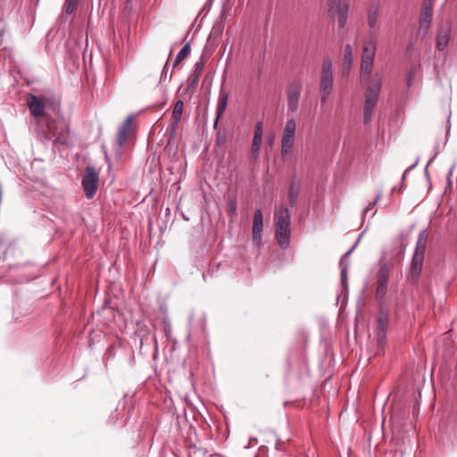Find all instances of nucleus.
I'll use <instances>...</instances> for the list:
<instances>
[{"label": "nucleus", "mask_w": 457, "mask_h": 457, "mask_svg": "<svg viewBox=\"0 0 457 457\" xmlns=\"http://www.w3.org/2000/svg\"><path fill=\"white\" fill-rule=\"evenodd\" d=\"M27 105L31 116L41 118L40 123L43 131L48 134L49 137H55L57 126L55 120H50L48 115L45 112L46 104L43 99L37 96L29 94L27 96Z\"/></svg>", "instance_id": "f257e3e1"}, {"label": "nucleus", "mask_w": 457, "mask_h": 457, "mask_svg": "<svg viewBox=\"0 0 457 457\" xmlns=\"http://www.w3.org/2000/svg\"><path fill=\"white\" fill-rule=\"evenodd\" d=\"M274 220L276 225L275 236L278 244L287 248L290 242L291 217L288 209L284 205L275 207Z\"/></svg>", "instance_id": "f03ea898"}, {"label": "nucleus", "mask_w": 457, "mask_h": 457, "mask_svg": "<svg viewBox=\"0 0 457 457\" xmlns=\"http://www.w3.org/2000/svg\"><path fill=\"white\" fill-rule=\"evenodd\" d=\"M382 85V74L376 73L373 83L368 87L365 93V102L363 105V122H370L374 108L377 104L378 97Z\"/></svg>", "instance_id": "7ed1b4c3"}, {"label": "nucleus", "mask_w": 457, "mask_h": 457, "mask_svg": "<svg viewBox=\"0 0 457 457\" xmlns=\"http://www.w3.org/2000/svg\"><path fill=\"white\" fill-rule=\"evenodd\" d=\"M377 45L374 39L365 41L362 47L361 62V80L367 82L372 71Z\"/></svg>", "instance_id": "20e7f679"}, {"label": "nucleus", "mask_w": 457, "mask_h": 457, "mask_svg": "<svg viewBox=\"0 0 457 457\" xmlns=\"http://www.w3.org/2000/svg\"><path fill=\"white\" fill-rule=\"evenodd\" d=\"M425 231H421L419 234V237L416 243L414 254L411 263V279L412 283H417L422 270L424 254L426 249V241L424 239Z\"/></svg>", "instance_id": "39448f33"}, {"label": "nucleus", "mask_w": 457, "mask_h": 457, "mask_svg": "<svg viewBox=\"0 0 457 457\" xmlns=\"http://www.w3.org/2000/svg\"><path fill=\"white\" fill-rule=\"evenodd\" d=\"M329 16L337 21L338 29H345L348 20V12L350 8L348 0H328Z\"/></svg>", "instance_id": "423d86ee"}, {"label": "nucleus", "mask_w": 457, "mask_h": 457, "mask_svg": "<svg viewBox=\"0 0 457 457\" xmlns=\"http://www.w3.org/2000/svg\"><path fill=\"white\" fill-rule=\"evenodd\" d=\"M295 129V120L294 119L287 120L283 129V135L281 139V155L283 157L288 155L293 149Z\"/></svg>", "instance_id": "0eeeda50"}, {"label": "nucleus", "mask_w": 457, "mask_h": 457, "mask_svg": "<svg viewBox=\"0 0 457 457\" xmlns=\"http://www.w3.org/2000/svg\"><path fill=\"white\" fill-rule=\"evenodd\" d=\"M302 87L303 84L299 79H294L287 87V108L292 112H295L298 110Z\"/></svg>", "instance_id": "6e6552de"}, {"label": "nucleus", "mask_w": 457, "mask_h": 457, "mask_svg": "<svg viewBox=\"0 0 457 457\" xmlns=\"http://www.w3.org/2000/svg\"><path fill=\"white\" fill-rule=\"evenodd\" d=\"M99 176L96 169L92 166H87L86 172L82 179V186L88 199L94 197L97 189Z\"/></svg>", "instance_id": "1a4fd4ad"}, {"label": "nucleus", "mask_w": 457, "mask_h": 457, "mask_svg": "<svg viewBox=\"0 0 457 457\" xmlns=\"http://www.w3.org/2000/svg\"><path fill=\"white\" fill-rule=\"evenodd\" d=\"M333 85V62L331 59L325 58L321 64L320 90H332Z\"/></svg>", "instance_id": "9d476101"}, {"label": "nucleus", "mask_w": 457, "mask_h": 457, "mask_svg": "<svg viewBox=\"0 0 457 457\" xmlns=\"http://www.w3.org/2000/svg\"><path fill=\"white\" fill-rule=\"evenodd\" d=\"M377 292L376 295L378 299L382 300L387 290V284L389 278V270L386 264L380 266L377 275Z\"/></svg>", "instance_id": "9b49d317"}, {"label": "nucleus", "mask_w": 457, "mask_h": 457, "mask_svg": "<svg viewBox=\"0 0 457 457\" xmlns=\"http://www.w3.org/2000/svg\"><path fill=\"white\" fill-rule=\"evenodd\" d=\"M263 228V215L261 209H257L253 214V243L260 248L262 245V232Z\"/></svg>", "instance_id": "f8f14e48"}, {"label": "nucleus", "mask_w": 457, "mask_h": 457, "mask_svg": "<svg viewBox=\"0 0 457 457\" xmlns=\"http://www.w3.org/2000/svg\"><path fill=\"white\" fill-rule=\"evenodd\" d=\"M433 4L431 0H423L420 17V29L426 33L431 23Z\"/></svg>", "instance_id": "ddd939ff"}, {"label": "nucleus", "mask_w": 457, "mask_h": 457, "mask_svg": "<svg viewBox=\"0 0 457 457\" xmlns=\"http://www.w3.org/2000/svg\"><path fill=\"white\" fill-rule=\"evenodd\" d=\"M362 234L363 233H361L359 236V237L357 238V240L355 241L353 245L341 257V260H340V262H339L340 267H341V284H342L343 288L345 289V290L348 287V278H347L348 262H347L346 259H347V257H349V255L353 253L354 248L359 244V242H360V240L361 238Z\"/></svg>", "instance_id": "4468645a"}, {"label": "nucleus", "mask_w": 457, "mask_h": 457, "mask_svg": "<svg viewBox=\"0 0 457 457\" xmlns=\"http://www.w3.org/2000/svg\"><path fill=\"white\" fill-rule=\"evenodd\" d=\"M387 322L388 314L386 311L381 310L378 316L376 328L378 343H384L386 340Z\"/></svg>", "instance_id": "2eb2a0df"}, {"label": "nucleus", "mask_w": 457, "mask_h": 457, "mask_svg": "<svg viewBox=\"0 0 457 457\" xmlns=\"http://www.w3.org/2000/svg\"><path fill=\"white\" fill-rule=\"evenodd\" d=\"M132 121H133V116L130 115V116L127 117V119L124 120V122L120 127L117 139H116V144L118 145L119 148H121L127 142L128 137L131 131Z\"/></svg>", "instance_id": "dca6fc26"}, {"label": "nucleus", "mask_w": 457, "mask_h": 457, "mask_svg": "<svg viewBox=\"0 0 457 457\" xmlns=\"http://www.w3.org/2000/svg\"><path fill=\"white\" fill-rule=\"evenodd\" d=\"M451 38V29L449 25L442 26L436 35V49L438 51H444Z\"/></svg>", "instance_id": "f3484780"}, {"label": "nucleus", "mask_w": 457, "mask_h": 457, "mask_svg": "<svg viewBox=\"0 0 457 457\" xmlns=\"http://www.w3.org/2000/svg\"><path fill=\"white\" fill-rule=\"evenodd\" d=\"M228 94L221 88L219 93V98H218V104H217V110H216V119H215V125H217L220 118L223 114L227 104H228Z\"/></svg>", "instance_id": "a211bd4d"}, {"label": "nucleus", "mask_w": 457, "mask_h": 457, "mask_svg": "<svg viewBox=\"0 0 457 457\" xmlns=\"http://www.w3.org/2000/svg\"><path fill=\"white\" fill-rule=\"evenodd\" d=\"M183 107H184V103L182 100H178L174 104L172 115H171V119H172L171 130L173 133L176 131L178 124L181 120Z\"/></svg>", "instance_id": "6ab92c4d"}, {"label": "nucleus", "mask_w": 457, "mask_h": 457, "mask_svg": "<svg viewBox=\"0 0 457 457\" xmlns=\"http://www.w3.org/2000/svg\"><path fill=\"white\" fill-rule=\"evenodd\" d=\"M379 11V4L378 3H372L367 11L368 25L373 29L376 27L378 22V15Z\"/></svg>", "instance_id": "aec40b11"}, {"label": "nucleus", "mask_w": 457, "mask_h": 457, "mask_svg": "<svg viewBox=\"0 0 457 457\" xmlns=\"http://www.w3.org/2000/svg\"><path fill=\"white\" fill-rule=\"evenodd\" d=\"M300 192V184L297 181H292L288 189V202L291 207H294L298 199Z\"/></svg>", "instance_id": "412c9836"}, {"label": "nucleus", "mask_w": 457, "mask_h": 457, "mask_svg": "<svg viewBox=\"0 0 457 457\" xmlns=\"http://www.w3.org/2000/svg\"><path fill=\"white\" fill-rule=\"evenodd\" d=\"M353 61V48L350 45H346L345 47L344 59L342 68L344 71H349Z\"/></svg>", "instance_id": "4be33fe9"}, {"label": "nucleus", "mask_w": 457, "mask_h": 457, "mask_svg": "<svg viewBox=\"0 0 457 457\" xmlns=\"http://www.w3.org/2000/svg\"><path fill=\"white\" fill-rule=\"evenodd\" d=\"M70 134V127L66 120L59 118V144H66Z\"/></svg>", "instance_id": "5701e85b"}, {"label": "nucleus", "mask_w": 457, "mask_h": 457, "mask_svg": "<svg viewBox=\"0 0 457 457\" xmlns=\"http://www.w3.org/2000/svg\"><path fill=\"white\" fill-rule=\"evenodd\" d=\"M162 330L166 337L167 343H177V340L172 337L171 324L169 319H164L162 322Z\"/></svg>", "instance_id": "b1692460"}, {"label": "nucleus", "mask_w": 457, "mask_h": 457, "mask_svg": "<svg viewBox=\"0 0 457 457\" xmlns=\"http://www.w3.org/2000/svg\"><path fill=\"white\" fill-rule=\"evenodd\" d=\"M55 35L56 32H54L53 29H50L46 36V49L49 54H54L55 50L57 49V44L54 42Z\"/></svg>", "instance_id": "393cba45"}, {"label": "nucleus", "mask_w": 457, "mask_h": 457, "mask_svg": "<svg viewBox=\"0 0 457 457\" xmlns=\"http://www.w3.org/2000/svg\"><path fill=\"white\" fill-rule=\"evenodd\" d=\"M204 67V62L203 59H201L200 61L196 62L194 64L192 73H191L192 84L195 83L198 80Z\"/></svg>", "instance_id": "a878e982"}, {"label": "nucleus", "mask_w": 457, "mask_h": 457, "mask_svg": "<svg viewBox=\"0 0 457 457\" xmlns=\"http://www.w3.org/2000/svg\"><path fill=\"white\" fill-rule=\"evenodd\" d=\"M79 0H65L63 4V10L67 15L74 13L78 8Z\"/></svg>", "instance_id": "bb28decb"}, {"label": "nucleus", "mask_w": 457, "mask_h": 457, "mask_svg": "<svg viewBox=\"0 0 457 457\" xmlns=\"http://www.w3.org/2000/svg\"><path fill=\"white\" fill-rule=\"evenodd\" d=\"M262 140L253 138L251 156L253 160H257L260 154V149Z\"/></svg>", "instance_id": "cd10ccee"}, {"label": "nucleus", "mask_w": 457, "mask_h": 457, "mask_svg": "<svg viewBox=\"0 0 457 457\" xmlns=\"http://www.w3.org/2000/svg\"><path fill=\"white\" fill-rule=\"evenodd\" d=\"M190 54V46L186 44L176 56L175 63H179L185 60Z\"/></svg>", "instance_id": "c85d7f7f"}, {"label": "nucleus", "mask_w": 457, "mask_h": 457, "mask_svg": "<svg viewBox=\"0 0 457 457\" xmlns=\"http://www.w3.org/2000/svg\"><path fill=\"white\" fill-rule=\"evenodd\" d=\"M415 73H416V71H415V67L414 66L411 67L408 70L407 74H406V79H405V84H406L407 87H411L413 79H414V77H415Z\"/></svg>", "instance_id": "c756f323"}, {"label": "nucleus", "mask_w": 457, "mask_h": 457, "mask_svg": "<svg viewBox=\"0 0 457 457\" xmlns=\"http://www.w3.org/2000/svg\"><path fill=\"white\" fill-rule=\"evenodd\" d=\"M253 138L262 140V123L261 121H258L255 124L254 133H253Z\"/></svg>", "instance_id": "7c9ffc66"}, {"label": "nucleus", "mask_w": 457, "mask_h": 457, "mask_svg": "<svg viewBox=\"0 0 457 457\" xmlns=\"http://www.w3.org/2000/svg\"><path fill=\"white\" fill-rule=\"evenodd\" d=\"M381 196H382V191L379 190L377 193L376 199L374 200V202L370 203L369 205L363 210V214L368 213V212L372 208V206H374L377 204V202L381 198Z\"/></svg>", "instance_id": "2f4dec72"}, {"label": "nucleus", "mask_w": 457, "mask_h": 457, "mask_svg": "<svg viewBox=\"0 0 457 457\" xmlns=\"http://www.w3.org/2000/svg\"><path fill=\"white\" fill-rule=\"evenodd\" d=\"M320 103L325 104L332 92V90H320Z\"/></svg>", "instance_id": "473e14b6"}, {"label": "nucleus", "mask_w": 457, "mask_h": 457, "mask_svg": "<svg viewBox=\"0 0 457 457\" xmlns=\"http://www.w3.org/2000/svg\"><path fill=\"white\" fill-rule=\"evenodd\" d=\"M228 206H229V210L231 211V212L236 213V212H237V203H236V201L235 200L229 201Z\"/></svg>", "instance_id": "72a5a7b5"}, {"label": "nucleus", "mask_w": 457, "mask_h": 457, "mask_svg": "<svg viewBox=\"0 0 457 457\" xmlns=\"http://www.w3.org/2000/svg\"><path fill=\"white\" fill-rule=\"evenodd\" d=\"M417 163H418V160L404 171V173L402 176V180L403 181L405 179L406 172L411 170V169H413L417 165Z\"/></svg>", "instance_id": "f704fd0d"}, {"label": "nucleus", "mask_w": 457, "mask_h": 457, "mask_svg": "<svg viewBox=\"0 0 457 457\" xmlns=\"http://www.w3.org/2000/svg\"><path fill=\"white\" fill-rule=\"evenodd\" d=\"M57 144V137L53 139V145H55Z\"/></svg>", "instance_id": "c9c22d12"}, {"label": "nucleus", "mask_w": 457, "mask_h": 457, "mask_svg": "<svg viewBox=\"0 0 457 457\" xmlns=\"http://www.w3.org/2000/svg\"><path fill=\"white\" fill-rule=\"evenodd\" d=\"M454 323H457V320L454 321Z\"/></svg>", "instance_id": "e433bc0d"}]
</instances>
